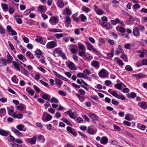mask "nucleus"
I'll return each instance as SVG.
<instances>
[{"instance_id":"62","label":"nucleus","mask_w":147,"mask_h":147,"mask_svg":"<svg viewBox=\"0 0 147 147\" xmlns=\"http://www.w3.org/2000/svg\"><path fill=\"white\" fill-rule=\"evenodd\" d=\"M72 17L74 20L76 22H79V19L77 17V16L76 14H74L72 15Z\"/></svg>"},{"instance_id":"45","label":"nucleus","mask_w":147,"mask_h":147,"mask_svg":"<svg viewBox=\"0 0 147 147\" xmlns=\"http://www.w3.org/2000/svg\"><path fill=\"white\" fill-rule=\"evenodd\" d=\"M105 27L108 30L111 29L112 28L111 25L109 23H107Z\"/></svg>"},{"instance_id":"31","label":"nucleus","mask_w":147,"mask_h":147,"mask_svg":"<svg viewBox=\"0 0 147 147\" xmlns=\"http://www.w3.org/2000/svg\"><path fill=\"white\" fill-rule=\"evenodd\" d=\"M26 56L29 57L30 59H33L34 58L33 55L30 51H27L26 53Z\"/></svg>"},{"instance_id":"49","label":"nucleus","mask_w":147,"mask_h":147,"mask_svg":"<svg viewBox=\"0 0 147 147\" xmlns=\"http://www.w3.org/2000/svg\"><path fill=\"white\" fill-rule=\"evenodd\" d=\"M17 57L20 60H22L24 59V60L26 59V58L22 54L18 55Z\"/></svg>"},{"instance_id":"35","label":"nucleus","mask_w":147,"mask_h":147,"mask_svg":"<svg viewBox=\"0 0 147 147\" xmlns=\"http://www.w3.org/2000/svg\"><path fill=\"white\" fill-rule=\"evenodd\" d=\"M114 49H112L111 51V53H108L107 54V56L109 58H112L114 55Z\"/></svg>"},{"instance_id":"39","label":"nucleus","mask_w":147,"mask_h":147,"mask_svg":"<svg viewBox=\"0 0 147 147\" xmlns=\"http://www.w3.org/2000/svg\"><path fill=\"white\" fill-rule=\"evenodd\" d=\"M51 103L54 102L55 104H57L59 103L58 100L56 98L53 97L50 101Z\"/></svg>"},{"instance_id":"13","label":"nucleus","mask_w":147,"mask_h":147,"mask_svg":"<svg viewBox=\"0 0 147 147\" xmlns=\"http://www.w3.org/2000/svg\"><path fill=\"white\" fill-rule=\"evenodd\" d=\"M12 117L15 118L21 119L23 117V115L21 113L16 114V113H13Z\"/></svg>"},{"instance_id":"28","label":"nucleus","mask_w":147,"mask_h":147,"mask_svg":"<svg viewBox=\"0 0 147 147\" xmlns=\"http://www.w3.org/2000/svg\"><path fill=\"white\" fill-rule=\"evenodd\" d=\"M49 31L52 32H62V30H61L59 29L53 28L50 29Z\"/></svg>"},{"instance_id":"64","label":"nucleus","mask_w":147,"mask_h":147,"mask_svg":"<svg viewBox=\"0 0 147 147\" xmlns=\"http://www.w3.org/2000/svg\"><path fill=\"white\" fill-rule=\"evenodd\" d=\"M130 115L129 114H126L125 119L129 121H130L131 120V119L130 118Z\"/></svg>"},{"instance_id":"51","label":"nucleus","mask_w":147,"mask_h":147,"mask_svg":"<svg viewBox=\"0 0 147 147\" xmlns=\"http://www.w3.org/2000/svg\"><path fill=\"white\" fill-rule=\"evenodd\" d=\"M65 11L66 14L68 15H70L71 13V10L67 8H66Z\"/></svg>"},{"instance_id":"12","label":"nucleus","mask_w":147,"mask_h":147,"mask_svg":"<svg viewBox=\"0 0 147 147\" xmlns=\"http://www.w3.org/2000/svg\"><path fill=\"white\" fill-rule=\"evenodd\" d=\"M123 85L125 87H126V86L122 82H121L120 83H117L115 84L114 85V86L116 88L119 90H121L122 86Z\"/></svg>"},{"instance_id":"9","label":"nucleus","mask_w":147,"mask_h":147,"mask_svg":"<svg viewBox=\"0 0 147 147\" xmlns=\"http://www.w3.org/2000/svg\"><path fill=\"white\" fill-rule=\"evenodd\" d=\"M36 137L34 136L31 138H29L27 139V142L31 144H35L36 141Z\"/></svg>"},{"instance_id":"7","label":"nucleus","mask_w":147,"mask_h":147,"mask_svg":"<svg viewBox=\"0 0 147 147\" xmlns=\"http://www.w3.org/2000/svg\"><path fill=\"white\" fill-rule=\"evenodd\" d=\"M91 65L96 69H98L100 66L99 62L96 61H93L91 62Z\"/></svg>"},{"instance_id":"48","label":"nucleus","mask_w":147,"mask_h":147,"mask_svg":"<svg viewBox=\"0 0 147 147\" xmlns=\"http://www.w3.org/2000/svg\"><path fill=\"white\" fill-rule=\"evenodd\" d=\"M76 121L78 123H82L83 122V120L82 119L79 117H75Z\"/></svg>"},{"instance_id":"60","label":"nucleus","mask_w":147,"mask_h":147,"mask_svg":"<svg viewBox=\"0 0 147 147\" xmlns=\"http://www.w3.org/2000/svg\"><path fill=\"white\" fill-rule=\"evenodd\" d=\"M5 31L4 28L2 26L0 25V33L1 34H3L5 33Z\"/></svg>"},{"instance_id":"38","label":"nucleus","mask_w":147,"mask_h":147,"mask_svg":"<svg viewBox=\"0 0 147 147\" xmlns=\"http://www.w3.org/2000/svg\"><path fill=\"white\" fill-rule=\"evenodd\" d=\"M82 9L83 11L85 12L86 13H88L90 11V9L85 6L83 7Z\"/></svg>"},{"instance_id":"27","label":"nucleus","mask_w":147,"mask_h":147,"mask_svg":"<svg viewBox=\"0 0 147 147\" xmlns=\"http://www.w3.org/2000/svg\"><path fill=\"white\" fill-rule=\"evenodd\" d=\"M61 119L63 121L66 123L67 125L70 126L71 125V123L65 118L62 117Z\"/></svg>"},{"instance_id":"57","label":"nucleus","mask_w":147,"mask_h":147,"mask_svg":"<svg viewBox=\"0 0 147 147\" xmlns=\"http://www.w3.org/2000/svg\"><path fill=\"white\" fill-rule=\"evenodd\" d=\"M80 16L83 22L86 19V17L83 14H81Z\"/></svg>"},{"instance_id":"1","label":"nucleus","mask_w":147,"mask_h":147,"mask_svg":"<svg viewBox=\"0 0 147 147\" xmlns=\"http://www.w3.org/2000/svg\"><path fill=\"white\" fill-rule=\"evenodd\" d=\"M98 75L101 78H105L108 76V72L104 69H102L98 73Z\"/></svg>"},{"instance_id":"61","label":"nucleus","mask_w":147,"mask_h":147,"mask_svg":"<svg viewBox=\"0 0 147 147\" xmlns=\"http://www.w3.org/2000/svg\"><path fill=\"white\" fill-rule=\"evenodd\" d=\"M21 67L23 69H24V73L23 74H24L26 75H28L29 74L28 72L23 67V66L22 65H20Z\"/></svg>"},{"instance_id":"26","label":"nucleus","mask_w":147,"mask_h":147,"mask_svg":"<svg viewBox=\"0 0 147 147\" xmlns=\"http://www.w3.org/2000/svg\"><path fill=\"white\" fill-rule=\"evenodd\" d=\"M1 7L3 10L5 11H6L8 9V6L7 4L2 3Z\"/></svg>"},{"instance_id":"15","label":"nucleus","mask_w":147,"mask_h":147,"mask_svg":"<svg viewBox=\"0 0 147 147\" xmlns=\"http://www.w3.org/2000/svg\"><path fill=\"white\" fill-rule=\"evenodd\" d=\"M42 97L44 100H47L49 101H50L51 96L45 93L43 95Z\"/></svg>"},{"instance_id":"21","label":"nucleus","mask_w":147,"mask_h":147,"mask_svg":"<svg viewBox=\"0 0 147 147\" xmlns=\"http://www.w3.org/2000/svg\"><path fill=\"white\" fill-rule=\"evenodd\" d=\"M7 109H8V114L9 115L12 117V115H13L14 111L13 108V107H11V108H9V107H7Z\"/></svg>"},{"instance_id":"25","label":"nucleus","mask_w":147,"mask_h":147,"mask_svg":"<svg viewBox=\"0 0 147 147\" xmlns=\"http://www.w3.org/2000/svg\"><path fill=\"white\" fill-rule=\"evenodd\" d=\"M78 45L79 48L80 50H85V46L82 44L80 42H78Z\"/></svg>"},{"instance_id":"55","label":"nucleus","mask_w":147,"mask_h":147,"mask_svg":"<svg viewBox=\"0 0 147 147\" xmlns=\"http://www.w3.org/2000/svg\"><path fill=\"white\" fill-rule=\"evenodd\" d=\"M129 20L127 21V23L129 24L131 23L132 22L134 21V19L132 18L131 16L130 17Z\"/></svg>"},{"instance_id":"58","label":"nucleus","mask_w":147,"mask_h":147,"mask_svg":"<svg viewBox=\"0 0 147 147\" xmlns=\"http://www.w3.org/2000/svg\"><path fill=\"white\" fill-rule=\"evenodd\" d=\"M15 11V9L12 7H10L9 9V12L10 14H13Z\"/></svg>"},{"instance_id":"29","label":"nucleus","mask_w":147,"mask_h":147,"mask_svg":"<svg viewBox=\"0 0 147 147\" xmlns=\"http://www.w3.org/2000/svg\"><path fill=\"white\" fill-rule=\"evenodd\" d=\"M79 55L81 57H85L86 56L85 50H83L82 51H79Z\"/></svg>"},{"instance_id":"40","label":"nucleus","mask_w":147,"mask_h":147,"mask_svg":"<svg viewBox=\"0 0 147 147\" xmlns=\"http://www.w3.org/2000/svg\"><path fill=\"white\" fill-rule=\"evenodd\" d=\"M65 21L67 24L69 25H70L71 23V20L70 17L69 16H66L65 18Z\"/></svg>"},{"instance_id":"44","label":"nucleus","mask_w":147,"mask_h":147,"mask_svg":"<svg viewBox=\"0 0 147 147\" xmlns=\"http://www.w3.org/2000/svg\"><path fill=\"white\" fill-rule=\"evenodd\" d=\"M42 55L41 51L40 50H37L36 52V57L38 58H39L40 56Z\"/></svg>"},{"instance_id":"63","label":"nucleus","mask_w":147,"mask_h":147,"mask_svg":"<svg viewBox=\"0 0 147 147\" xmlns=\"http://www.w3.org/2000/svg\"><path fill=\"white\" fill-rule=\"evenodd\" d=\"M7 57L8 58V61H7L9 62H10L11 61L12 59V57L11 56V55L9 54H8L7 55Z\"/></svg>"},{"instance_id":"54","label":"nucleus","mask_w":147,"mask_h":147,"mask_svg":"<svg viewBox=\"0 0 147 147\" xmlns=\"http://www.w3.org/2000/svg\"><path fill=\"white\" fill-rule=\"evenodd\" d=\"M121 57L122 59H124V60L125 61H127V57L125 54H123L121 55Z\"/></svg>"},{"instance_id":"50","label":"nucleus","mask_w":147,"mask_h":147,"mask_svg":"<svg viewBox=\"0 0 147 147\" xmlns=\"http://www.w3.org/2000/svg\"><path fill=\"white\" fill-rule=\"evenodd\" d=\"M96 13L98 15H100L103 14L104 12L100 9H99L96 10Z\"/></svg>"},{"instance_id":"59","label":"nucleus","mask_w":147,"mask_h":147,"mask_svg":"<svg viewBox=\"0 0 147 147\" xmlns=\"http://www.w3.org/2000/svg\"><path fill=\"white\" fill-rule=\"evenodd\" d=\"M78 92L82 95H84L85 94V91L82 89H79L78 91Z\"/></svg>"},{"instance_id":"46","label":"nucleus","mask_w":147,"mask_h":147,"mask_svg":"<svg viewBox=\"0 0 147 147\" xmlns=\"http://www.w3.org/2000/svg\"><path fill=\"white\" fill-rule=\"evenodd\" d=\"M0 59L1 62V63L2 64V66L4 65H6L7 62L5 59L1 58Z\"/></svg>"},{"instance_id":"19","label":"nucleus","mask_w":147,"mask_h":147,"mask_svg":"<svg viewBox=\"0 0 147 147\" xmlns=\"http://www.w3.org/2000/svg\"><path fill=\"white\" fill-rule=\"evenodd\" d=\"M0 134L3 136H7L8 134V132L1 129H0Z\"/></svg>"},{"instance_id":"23","label":"nucleus","mask_w":147,"mask_h":147,"mask_svg":"<svg viewBox=\"0 0 147 147\" xmlns=\"http://www.w3.org/2000/svg\"><path fill=\"white\" fill-rule=\"evenodd\" d=\"M101 7L107 12H109V6L108 4H103L102 5Z\"/></svg>"},{"instance_id":"56","label":"nucleus","mask_w":147,"mask_h":147,"mask_svg":"<svg viewBox=\"0 0 147 147\" xmlns=\"http://www.w3.org/2000/svg\"><path fill=\"white\" fill-rule=\"evenodd\" d=\"M125 69L128 71H130L132 70V67L129 65H127L125 67Z\"/></svg>"},{"instance_id":"16","label":"nucleus","mask_w":147,"mask_h":147,"mask_svg":"<svg viewBox=\"0 0 147 147\" xmlns=\"http://www.w3.org/2000/svg\"><path fill=\"white\" fill-rule=\"evenodd\" d=\"M133 34L136 36H138L140 35V32L138 28L135 27L133 30Z\"/></svg>"},{"instance_id":"5","label":"nucleus","mask_w":147,"mask_h":147,"mask_svg":"<svg viewBox=\"0 0 147 147\" xmlns=\"http://www.w3.org/2000/svg\"><path fill=\"white\" fill-rule=\"evenodd\" d=\"M87 131L90 134L94 135L96 133V130L94 129L91 126H89L88 128Z\"/></svg>"},{"instance_id":"34","label":"nucleus","mask_w":147,"mask_h":147,"mask_svg":"<svg viewBox=\"0 0 147 147\" xmlns=\"http://www.w3.org/2000/svg\"><path fill=\"white\" fill-rule=\"evenodd\" d=\"M62 51L61 50L57 49H55L54 52V54H57L59 56L62 54Z\"/></svg>"},{"instance_id":"47","label":"nucleus","mask_w":147,"mask_h":147,"mask_svg":"<svg viewBox=\"0 0 147 147\" xmlns=\"http://www.w3.org/2000/svg\"><path fill=\"white\" fill-rule=\"evenodd\" d=\"M52 118V116L50 114H49L48 113L47 115V116L46 118L45 119L46 122L49 121L51 120Z\"/></svg>"},{"instance_id":"53","label":"nucleus","mask_w":147,"mask_h":147,"mask_svg":"<svg viewBox=\"0 0 147 147\" xmlns=\"http://www.w3.org/2000/svg\"><path fill=\"white\" fill-rule=\"evenodd\" d=\"M134 76L137 79H140L142 78V76L140 74H137L134 75Z\"/></svg>"},{"instance_id":"43","label":"nucleus","mask_w":147,"mask_h":147,"mask_svg":"<svg viewBox=\"0 0 147 147\" xmlns=\"http://www.w3.org/2000/svg\"><path fill=\"white\" fill-rule=\"evenodd\" d=\"M136 96V93L134 92H132L131 94H127V96L128 97L130 98H134Z\"/></svg>"},{"instance_id":"52","label":"nucleus","mask_w":147,"mask_h":147,"mask_svg":"<svg viewBox=\"0 0 147 147\" xmlns=\"http://www.w3.org/2000/svg\"><path fill=\"white\" fill-rule=\"evenodd\" d=\"M53 72L55 75L57 76L58 78H59L60 79H62V78H63V76L62 75L60 74L59 73H58L55 71H53Z\"/></svg>"},{"instance_id":"36","label":"nucleus","mask_w":147,"mask_h":147,"mask_svg":"<svg viewBox=\"0 0 147 147\" xmlns=\"http://www.w3.org/2000/svg\"><path fill=\"white\" fill-rule=\"evenodd\" d=\"M116 29L117 31H119L122 33H123L125 32L124 28L123 27L119 28L117 26L116 27Z\"/></svg>"},{"instance_id":"11","label":"nucleus","mask_w":147,"mask_h":147,"mask_svg":"<svg viewBox=\"0 0 147 147\" xmlns=\"http://www.w3.org/2000/svg\"><path fill=\"white\" fill-rule=\"evenodd\" d=\"M108 142V138L105 136L102 137L100 140V143L103 144H107Z\"/></svg>"},{"instance_id":"6","label":"nucleus","mask_w":147,"mask_h":147,"mask_svg":"<svg viewBox=\"0 0 147 147\" xmlns=\"http://www.w3.org/2000/svg\"><path fill=\"white\" fill-rule=\"evenodd\" d=\"M138 105L144 109H146L147 108V105L144 102L142 101L139 102L138 104Z\"/></svg>"},{"instance_id":"8","label":"nucleus","mask_w":147,"mask_h":147,"mask_svg":"<svg viewBox=\"0 0 147 147\" xmlns=\"http://www.w3.org/2000/svg\"><path fill=\"white\" fill-rule=\"evenodd\" d=\"M49 22L51 24H56L58 23V19L57 17H52L51 18Z\"/></svg>"},{"instance_id":"18","label":"nucleus","mask_w":147,"mask_h":147,"mask_svg":"<svg viewBox=\"0 0 147 147\" xmlns=\"http://www.w3.org/2000/svg\"><path fill=\"white\" fill-rule=\"evenodd\" d=\"M89 116L93 119L96 121L98 120V117L96 114L93 113L89 114Z\"/></svg>"},{"instance_id":"32","label":"nucleus","mask_w":147,"mask_h":147,"mask_svg":"<svg viewBox=\"0 0 147 147\" xmlns=\"http://www.w3.org/2000/svg\"><path fill=\"white\" fill-rule=\"evenodd\" d=\"M11 80L12 82L15 84H17L18 82V79L16 75L14 76L11 78Z\"/></svg>"},{"instance_id":"4","label":"nucleus","mask_w":147,"mask_h":147,"mask_svg":"<svg viewBox=\"0 0 147 147\" xmlns=\"http://www.w3.org/2000/svg\"><path fill=\"white\" fill-rule=\"evenodd\" d=\"M47 9L46 7L45 6L40 5L38 7V11L41 13L45 12Z\"/></svg>"},{"instance_id":"17","label":"nucleus","mask_w":147,"mask_h":147,"mask_svg":"<svg viewBox=\"0 0 147 147\" xmlns=\"http://www.w3.org/2000/svg\"><path fill=\"white\" fill-rule=\"evenodd\" d=\"M24 125L22 124H20L16 126L17 128L20 131H25L26 130L25 128L24 129Z\"/></svg>"},{"instance_id":"41","label":"nucleus","mask_w":147,"mask_h":147,"mask_svg":"<svg viewBox=\"0 0 147 147\" xmlns=\"http://www.w3.org/2000/svg\"><path fill=\"white\" fill-rule=\"evenodd\" d=\"M16 107L18 109L21 111H23L24 109V105L22 104H20L19 106H16Z\"/></svg>"},{"instance_id":"24","label":"nucleus","mask_w":147,"mask_h":147,"mask_svg":"<svg viewBox=\"0 0 147 147\" xmlns=\"http://www.w3.org/2000/svg\"><path fill=\"white\" fill-rule=\"evenodd\" d=\"M13 64L14 65L16 69L19 71H20V69L19 66L18 64L16 61H13Z\"/></svg>"},{"instance_id":"3","label":"nucleus","mask_w":147,"mask_h":147,"mask_svg":"<svg viewBox=\"0 0 147 147\" xmlns=\"http://www.w3.org/2000/svg\"><path fill=\"white\" fill-rule=\"evenodd\" d=\"M85 43L86 44L87 48L88 50H92L93 51L97 53L98 51L93 47L91 44L89 42H86Z\"/></svg>"},{"instance_id":"30","label":"nucleus","mask_w":147,"mask_h":147,"mask_svg":"<svg viewBox=\"0 0 147 147\" xmlns=\"http://www.w3.org/2000/svg\"><path fill=\"white\" fill-rule=\"evenodd\" d=\"M57 5L59 7L62 8L63 7L64 4L62 0H58Z\"/></svg>"},{"instance_id":"2","label":"nucleus","mask_w":147,"mask_h":147,"mask_svg":"<svg viewBox=\"0 0 147 147\" xmlns=\"http://www.w3.org/2000/svg\"><path fill=\"white\" fill-rule=\"evenodd\" d=\"M57 45V43L53 41H51L47 43L46 47L48 49H51L55 47Z\"/></svg>"},{"instance_id":"14","label":"nucleus","mask_w":147,"mask_h":147,"mask_svg":"<svg viewBox=\"0 0 147 147\" xmlns=\"http://www.w3.org/2000/svg\"><path fill=\"white\" fill-rule=\"evenodd\" d=\"M12 131L18 136H22V134L18 130L14 127L11 128Z\"/></svg>"},{"instance_id":"42","label":"nucleus","mask_w":147,"mask_h":147,"mask_svg":"<svg viewBox=\"0 0 147 147\" xmlns=\"http://www.w3.org/2000/svg\"><path fill=\"white\" fill-rule=\"evenodd\" d=\"M55 83L59 86H61L63 84L61 81L59 79H56L55 80Z\"/></svg>"},{"instance_id":"10","label":"nucleus","mask_w":147,"mask_h":147,"mask_svg":"<svg viewBox=\"0 0 147 147\" xmlns=\"http://www.w3.org/2000/svg\"><path fill=\"white\" fill-rule=\"evenodd\" d=\"M75 46L74 45H70L69 46V49L72 53L76 54L77 51L76 49L73 48Z\"/></svg>"},{"instance_id":"20","label":"nucleus","mask_w":147,"mask_h":147,"mask_svg":"<svg viewBox=\"0 0 147 147\" xmlns=\"http://www.w3.org/2000/svg\"><path fill=\"white\" fill-rule=\"evenodd\" d=\"M6 111L5 108H1L0 109V117L4 116L6 114Z\"/></svg>"},{"instance_id":"37","label":"nucleus","mask_w":147,"mask_h":147,"mask_svg":"<svg viewBox=\"0 0 147 147\" xmlns=\"http://www.w3.org/2000/svg\"><path fill=\"white\" fill-rule=\"evenodd\" d=\"M35 40L37 42H39L40 43H41L43 41L42 38L40 36L37 37L35 39Z\"/></svg>"},{"instance_id":"33","label":"nucleus","mask_w":147,"mask_h":147,"mask_svg":"<svg viewBox=\"0 0 147 147\" xmlns=\"http://www.w3.org/2000/svg\"><path fill=\"white\" fill-rule=\"evenodd\" d=\"M48 113L46 112H43L42 115V119L43 121L46 122L45 119L46 118L47 116V115Z\"/></svg>"},{"instance_id":"22","label":"nucleus","mask_w":147,"mask_h":147,"mask_svg":"<svg viewBox=\"0 0 147 147\" xmlns=\"http://www.w3.org/2000/svg\"><path fill=\"white\" fill-rule=\"evenodd\" d=\"M74 66V64L72 62H69L68 65L69 68L71 70H74L75 69Z\"/></svg>"}]
</instances>
